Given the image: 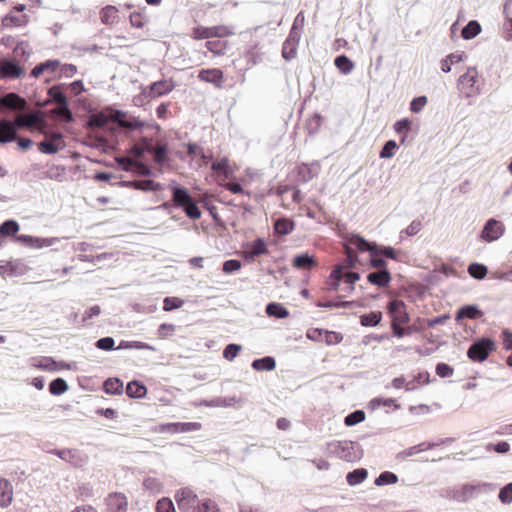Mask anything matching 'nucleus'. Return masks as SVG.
Instances as JSON below:
<instances>
[{"label": "nucleus", "mask_w": 512, "mask_h": 512, "mask_svg": "<svg viewBox=\"0 0 512 512\" xmlns=\"http://www.w3.org/2000/svg\"><path fill=\"white\" fill-rule=\"evenodd\" d=\"M387 313L391 318V329L397 338L410 335L413 331L411 327L405 328L404 325L410 322V315L407 306L402 300L394 299L387 305Z\"/></svg>", "instance_id": "nucleus-1"}, {"label": "nucleus", "mask_w": 512, "mask_h": 512, "mask_svg": "<svg viewBox=\"0 0 512 512\" xmlns=\"http://www.w3.org/2000/svg\"><path fill=\"white\" fill-rule=\"evenodd\" d=\"M345 251L347 255V265H337L332 270L330 274V286L333 289H338L340 282L344 281L346 284L349 285V290L352 291L354 289L353 285L356 281L359 280V274L356 272H350L347 271V268L353 267L355 261L357 260V256L355 255L353 249H351L348 246H345Z\"/></svg>", "instance_id": "nucleus-2"}, {"label": "nucleus", "mask_w": 512, "mask_h": 512, "mask_svg": "<svg viewBox=\"0 0 512 512\" xmlns=\"http://www.w3.org/2000/svg\"><path fill=\"white\" fill-rule=\"evenodd\" d=\"M173 206L182 208L186 215L191 219H199L201 211L195 200L189 194L188 189L184 187H174L172 189Z\"/></svg>", "instance_id": "nucleus-3"}, {"label": "nucleus", "mask_w": 512, "mask_h": 512, "mask_svg": "<svg viewBox=\"0 0 512 512\" xmlns=\"http://www.w3.org/2000/svg\"><path fill=\"white\" fill-rule=\"evenodd\" d=\"M330 456H335L346 462H355L361 458L357 445L352 441H333L327 445Z\"/></svg>", "instance_id": "nucleus-4"}, {"label": "nucleus", "mask_w": 512, "mask_h": 512, "mask_svg": "<svg viewBox=\"0 0 512 512\" xmlns=\"http://www.w3.org/2000/svg\"><path fill=\"white\" fill-rule=\"evenodd\" d=\"M234 31L227 25L206 27L197 25L192 28L190 36L194 40H210L211 38H227L234 35Z\"/></svg>", "instance_id": "nucleus-5"}, {"label": "nucleus", "mask_w": 512, "mask_h": 512, "mask_svg": "<svg viewBox=\"0 0 512 512\" xmlns=\"http://www.w3.org/2000/svg\"><path fill=\"white\" fill-rule=\"evenodd\" d=\"M496 351V343L490 338H480L467 351V357L472 362H484L489 355Z\"/></svg>", "instance_id": "nucleus-6"}, {"label": "nucleus", "mask_w": 512, "mask_h": 512, "mask_svg": "<svg viewBox=\"0 0 512 512\" xmlns=\"http://www.w3.org/2000/svg\"><path fill=\"white\" fill-rule=\"evenodd\" d=\"M478 71L470 67L460 76L458 80V89L460 93L467 98L474 97L480 93Z\"/></svg>", "instance_id": "nucleus-7"}, {"label": "nucleus", "mask_w": 512, "mask_h": 512, "mask_svg": "<svg viewBox=\"0 0 512 512\" xmlns=\"http://www.w3.org/2000/svg\"><path fill=\"white\" fill-rule=\"evenodd\" d=\"M174 499L182 512H193L200 501L196 492L189 487L176 490Z\"/></svg>", "instance_id": "nucleus-8"}, {"label": "nucleus", "mask_w": 512, "mask_h": 512, "mask_svg": "<svg viewBox=\"0 0 512 512\" xmlns=\"http://www.w3.org/2000/svg\"><path fill=\"white\" fill-rule=\"evenodd\" d=\"M211 169L214 176L218 179V183H224L233 177L237 167L228 157H220L212 162Z\"/></svg>", "instance_id": "nucleus-9"}, {"label": "nucleus", "mask_w": 512, "mask_h": 512, "mask_svg": "<svg viewBox=\"0 0 512 512\" xmlns=\"http://www.w3.org/2000/svg\"><path fill=\"white\" fill-rule=\"evenodd\" d=\"M106 512H128L129 501L127 496L121 492H111L105 499Z\"/></svg>", "instance_id": "nucleus-10"}, {"label": "nucleus", "mask_w": 512, "mask_h": 512, "mask_svg": "<svg viewBox=\"0 0 512 512\" xmlns=\"http://www.w3.org/2000/svg\"><path fill=\"white\" fill-rule=\"evenodd\" d=\"M66 143L61 133H52L47 138L38 144V149L45 154H55L63 149Z\"/></svg>", "instance_id": "nucleus-11"}, {"label": "nucleus", "mask_w": 512, "mask_h": 512, "mask_svg": "<svg viewBox=\"0 0 512 512\" xmlns=\"http://www.w3.org/2000/svg\"><path fill=\"white\" fill-rule=\"evenodd\" d=\"M175 88L172 79H163L150 84L146 94L147 99H155L169 94Z\"/></svg>", "instance_id": "nucleus-12"}, {"label": "nucleus", "mask_w": 512, "mask_h": 512, "mask_svg": "<svg viewBox=\"0 0 512 512\" xmlns=\"http://www.w3.org/2000/svg\"><path fill=\"white\" fill-rule=\"evenodd\" d=\"M198 79L202 82L213 84L216 88H222L224 73L218 68L201 69L198 72Z\"/></svg>", "instance_id": "nucleus-13"}, {"label": "nucleus", "mask_w": 512, "mask_h": 512, "mask_svg": "<svg viewBox=\"0 0 512 512\" xmlns=\"http://www.w3.org/2000/svg\"><path fill=\"white\" fill-rule=\"evenodd\" d=\"M504 233V226L495 219H490L485 224L481 237L487 242H492L499 239Z\"/></svg>", "instance_id": "nucleus-14"}, {"label": "nucleus", "mask_w": 512, "mask_h": 512, "mask_svg": "<svg viewBox=\"0 0 512 512\" xmlns=\"http://www.w3.org/2000/svg\"><path fill=\"white\" fill-rule=\"evenodd\" d=\"M54 453L74 467H82L87 462V456L75 449L56 450Z\"/></svg>", "instance_id": "nucleus-15"}, {"label": "nucleus", "mask_w": 512, "mask_h": 512, "mask_svg": "<svg viewBox=\"0 0 512 512\" xmlns=\"http://www.w3.org/2000/svg\"><path fill=\"white\" fill-rule=\"evenodd\" d=\"M268 253L269 250L266 241L262 238H257L246 246L244 257L248 260H254L256 257L267 255Z\"/></svg>", "instance_id": "nucleus-16"}, {"label": "nucleus", "mask_w": 512, "mask_h": 512, "mask_svg": "<svg viewBox=\"0 0 512 512\" xmlns=\"http://www.w3.org/2000/svg\"><path fill=\"white\" fill-rule=\"evenodd\" d=\"M126 114L122 111H116L112 119L113 121L117 122V124L126 129L135 130V129H141L145 126L144 121L140 120L138 117H130L129 119H126Z\"/></svg>", "instance_id": "nucleus-17"}, {"label": "nucleus", "mask_w": 512, "mask_h": 512, "mask_svg": "<svg viewBox=\"0 0 512 512\" xmlns=\"http://www.w3.org/2000/svg\"><path fill=\"white\" fill-rule=\"evenodd\" d=\"M202 428L199 422H184V423H167L162 426V431H168L171 433H185L191 431H198Z\"/></svg>", "instance_id": "nucleus-18"}, {"label": "nucleus", "mask_w": 512, "mask_h": 512, "mask_svg": "<svg viewBox=\"0 0 512 512\" xmlns=\"http://www.w3.org/2000/svg\"><path fill=\"white\" fill-rule=\"evenodd\" d=\"M115 161L117 162L118 166L123 169L124 171H132V170H138L142 174H149L150 171L146 166L142 163H139L129 157H116Z\"/></svg>", "instance_id": "nucleus-19"}, {"label": "nucleus", "mask_w": 512, "mask_h": 512, "mask_svg": "<svg viewBox=\"0 0 512 512\" xmlns=\"http://www.w3.org/2000/svg\"><path fill=\"white\" fill-rule=\"evenodd\" d=\"M318 265L317 259L307 253L297 255L292 260V266L298 270H312Z\"/></svg>", "instance_id": "nucleus-20"}, {"label": "nucleus", "mask_w": 512, "mask_h": 512, "mask_svg": "<svg viewBox=\"0 0 512 512\" xmlns=\"http://www.w3.org/2000/svg\"><path fill=\"white\" fill-rule=\"evenodd\" d=\"M28 16L25 14L17 15V13L13 11H9L2 19L1 24L3 28H13L24 26L28 23Z\"/></svg>", "instance_id": "nucleus-21"}, {"label": "nucleus", "mask_w": 512, "mask_h": 512, "mask_svg": "<svg viewBox=\"0 0 512 512\" xmlns=\"http://www.w3.org/2000/svg\"><path fill=\"white\" fill-rule=\"evenodd\" d=\"M205 47L214 56H223L229 47V43L225 38H211L206 41Z\"/></svg>", "instance_id": "nucleus-22"}, {"label": "nucleus", "mask_w": 512, "mask_h": 512, "mask_svg": "<svg viewBox=\"0 0 512 512\" xmlns=\"http://www.w3.org/2000/svg\"><path fill=\"white\" fill-rule=\"evenodd\" d=\"M16 140L15 125L8 120H0V143H8Z\"/></svg>", "instance_id": "nucleus-23"}, {"label": "nucleus", "mask_w": 512, "mask_h": 512, "mask_svg": "<svg viewBox=\"0 0 512 512\" xmlns=\"http://www.w3.org/2000/svg\"><path fill=\"white\" fill-rule=\"evenodd\" d=\"M0 104L10 109L23 110L26 106V101L15 93H8L0 98Z\"/></svg>", "instance_id": "nucleus-24"}, {"label": "nucleus", "mask_w": 512, "mask_h": 512, "mask_svg": "<svg viewBox=\"0 0 512 512\" xmlns=\"http://www.w3.org/2000/svg\"><path fill=\"white\" fill-rule=\"evenodd\" d=\"M367 280L378 287H386L391 281V274L387 269H380L377 272L369 273Z\"/></svg>", "instance_id": "nucleus-25"}, {"label": "nucleus", "mask_w": 512, "mask_h": 512, "mask_svg": "<svg viewBox=\"0 0 512 512\" xmlns=\"http://www.w3.org/2000/svg\"><path fill=\"white\" fill-rule=\"evenodd\" d=\"M59 67H60V62L58 60H47L45 62H42V63L36 65L32 69L31 75L38 78L44 72H49V73L56 72L59 69Z\"/></svg>", "instance_id": "nucleus-26"}, {"label": "nucleus", "mask_w": 512, "mask_h": 512, "mask_svg": "<svg viewBox=\"0 0 512 512\" xmlns=\"http://www.w3.org/2000/svg\"><path fill=\"white\" fill-rule=\"evenodd\" d=\"M22 74V69L19 65L12 61L0 60V76L17 78Z\"/></svg>", "instance_id": "nucleus-27"}, {"label": "nucleus", "mask_w": 512, "mask_h": 512, "mask_svg": "<svg viewBox=\"0 0 512 512\" xmlns=\"http://www.w3.org/2000/svg\"><path fill=\"white\" fill-rule=\"evenodd\" d=\"M32 366L44 371H56L60 368L57 362L51 357L32 358Z\"/></svg>", "instance_id": "nucleus-28"}, {"label": "nucleus", "mask_w": 512, "mask_h": 512, "mask_svg": "<svg viewBox=\"0 0 512 512\" xmlns=\"http://www.w3.org/2000/svg\"><path fill=\"white\" fill-rule=\"evenodd\" d=\"M17 240L26 244L29 247L38 249L50 246L52 244V241L50 239L33 237L30 235H20L17 237Z\"/></svg>", "instance_id": "nucleus-29"}, {"label": "nucleus", "mask_w": 512, "mask_h": 512, "mask_svg": "<svg viewBox=\"0 0 512 512\" xmlns=\"http://www.w3.org/2000/svg\"><path fill=\"white\" fill-rule=\"evenodd\" d=\"M12 498L13 488L11 484L5 479H0V506H9L11 504Z\"/></svg>", "instance_id": "nucleus-30"}, {"label": "nucleus", "mask_w": 512, "mask_h": 512, "mask_svg": "<svg viewBox=\"0 0 512 512\" xmlns=\"http://www.w3.org/2000/svg\"><path fill=\"white\" fill-rule=\"evenodd\" d=\"M152 147L153 144L151 140L147 139L146 137H143L131 147L130 152L136 158H141L146 152L151 154Z\"/></svg>", "instance_id": "nucleus-31"}, {"label": "nucleus", "mask_w": 512, "mask_h": 512, "mask_svg": "<svg viewBox=\"0 0 512 512\" xmlns=\"http://www.w3.org/2000/svg\"><path fill=\"white\" fill-rule=\"evenodd\" d=\"M483 313L481 310H479L474 305H466L462 308H460L456 314V320H462V319H478L482 317Z\"/></svg>", "instance_id": "nucleus-32"}, {"label": "nucleus", "mask_w": 512, "mask_h": 512, "mask_svg": "<svg viewBox=\"0 0 512 512\" xmlns=\"http://www.w3.org/2000/svg\"><path fill=\"white\" fill-rule=\"evenodd\" d=\"M118 19V9L113 5H107L100 11V20L103 24H114Z\"/></svg>", "instance_id": "nucleus-33"}, {"label": "nucleus", "mask_w": 512, "mask_h": 512, "mask_svg": "<svg viewBox=\"0 0 512 512\" xmlns=\"http://www.w3.org/2000/svg\"><path fill=\"white\" fill-rule=\"evenodd\" d=\"M167 153L168 147L165 143L157 142L152 147L151 154L153 155L154 161L159 165L164 164L168 160Z\"/></svg>", "instance_id": "nucleus-34"}, {"label": "nucleus", "mask_w": 512, "mask_h": 512, "mask_svg": "<svg viewBox=\"0 0 512 512\" xmlns=\"http://www.w3.org/2000/svg\"><path fill=\"white\" fill-rule=\"evenodd\" d=\"M294 227V222L288 218L277 219L274 223L275 233L281 236L290 234L294 230Z\"/></svg>", "instance_id": "nucleus-35"}, {"label": "nucleus", "mask_w": 512, "mask_h": 512, "mask_svg": "<svg viewBox=\"0 0 512 512\" xmlns=\"http://www.w3.org/2000/svg\"><path fill=\"white\" fill-rule=\"evenodd\" d=\"M347 246L350 247L351 249V246H354L357 250L361 252H371L377 245L374 243H368L364 238L358 235H354L349 239V245Z\"/></svg>", "instance_id": "nucleus-36"}, {"label": "nucleus", "mask_w": 512, "mask_h": 512, "mask_svg": "<svg viewBox=\"0 0 512 512\" xmlns=\"http://www.w3.org/2000/svg\"><path fill=\"white\" fill-rule=\"evenodd\" d=\"M38 122V116L36 114H19L14 120L15 128H27L32 127Z\"/></svg>", "instance_id": "nucleus-37"}, {"label": "nucleus", "mask_w": 512, "mask_h": 512, "mask_svg": "<svg viewBox=\"0 0 512 512\" xmlns=\"http://www.w3.org/2000/svg\"><path fill=\"white\" fill-rule=\"evenodd\" d=\"M266 313L269 316L275 317V318H287L289 316V311L286 307H284L280 303H269L266 307Z\"/></svg>", "instance_id": "nucleus-38"}, {"label": "nucleus", "mask_w": 512, "mask_h": 512, "mask_svg": "<svg viewBox=\"0 0 512 512\" xmlns=\"http://www.w3.org/2000/svg\"><path fill=\"white\" fill-rule=\"evenodd\" d=\"M146 387L138 381H132L128 383L126 387V393L131 398H141L146 395Z\"/></svg>", "instance_id": "nucleus-39"}, {"label": "nucleus", "mask_w": 512, "mask_h": 512, "mask_svg": "<svg viewBox=\"0 0 512 512\" xmlns=\"http://www.w3.org/2000/svg\"><path fill=\"white\" fill-rule=\"evenodd\" d=\"M367 476V470L364 468H359L349 472L346 476V480L349 485L354 486L362 483L367 478Z\"/></svg>", "instance_id": "nucleus-40"}, {"label": "nucleus", "mask_w": 512, "mask_h": 512, "mask_svg": "<svg viewBox=\"0 0 512 512\" xmlns=\"http://www.w3.org/2000/svg\"><path fill=\"white\" fill-rule=\"evenodd\" d=\"M103 389L108 394H121L123 391V382L118 378H109L104 382Z\"/></svg>", "instance_id": "nucleus-41"}, {"label": "nucleus", "mask_w": 512, "mask_h": 512, "mask_svg": "<svg viewBox=\"0 0 512 512\" xmlns=\"http://www.w3.org/2000/svg\"><path fill=\"white\" fill-rule=\"evenodd\" d=\"M480 32H481V25L477 21L471 20L462 29L461 35L464 39L469 40V39L476 37Z\"/></svg>", "instance_id": "nucleus-42"}, {"label": "nucleus", "mask_w": 512, "mask_h": 512, "mask_svg": "<svg viewBox=\"0 0 512 512\" xmlns=\"http://www.w3.org/2000/svg\"><path fill=\"white\" fill-rule=\"evenodd\" d=\"M334 64L343 74H348L354 69V63L345 55L336 57Z\"/></svg>", "instance_id": "nucleus-43"}, {"label": "nucleus", "mask_w": 512, "mask_h": 512, "mask_svg": "<svg viewBox=\"0 0 512 512\" xmlns=\"http://www.w3.org/2000/svg\"><path fill=\"white\" fill-rule=\"evenodd\" d=\"M382 319V313L380 311H372L368 314H364L360 317V323L362 326H376Z\"/></svg>", "instance_id": "nucleus-44"}, {"label": "nucleus", "mask_w": 512, "mask_h": 512, "mask_svg": "<svg viewBox=\"0 0 512 512\" xmlns=\"http://www.w3.org/2000/svg\"><path fill=\"white\" fill-rule=\"evenodd\" d=\"M369 405L372 409H377L381 406L393 407L396 410L400 408V405L396 402V400H394L392 398L377 397V398L372 399L370 401Z\"/></svg>", "instance_id": "nucleus-45"}, {"label": "nucleus", "mask_w": 512, "mask_h": 512, "mask_svg": "<svg viewBox=\"0 0 512 512\" xmlns=\"http://www.w3.org/2000/svg\"><path fill=\"white\" fill-rule=\"evenodd\" d=\"M275 360L272 357H264L261 359H256L252 363V367L255 370H266L270 371L275 368Z\"/></svg>", "instance_id": "nucleus-46"}, {"label": "nucleus", "mask_w": 512, "mask_h": 512, "mask_svg": "<svg viewBox=\"0 0 512 512\" xmlns=\"http://www.w3.org/2000/svg\"><path fill=\"white\" fill-rule=\"evenodd\" d=\"M19 224L14 220H7L0 225V235L14 236L19 231Z\"/></svg>", "instance_id": "nucleus-47"}, {"label": "nucleus", "mask_w": 512, "mask_h": 512, "mask_svg": "<svg viewBox=\"0 0 512 512\" xmlns=\"http://www.w3.org/2000/svg\"><path fill=\"white\" fill-rule=\"evenodd\" d=\"M193 512H220V509L213 500L206 498L199 501Z\"/></svg>", "instance_id": "nucleus-48"}, {"label": "nucleus", "mask_w": 512, "mask_h": 512, "mask_svg": "<svg viewBox=\"0 0 512 512\" xmlns=\"http://www.w3.org/2000/svg\"><path fill=\"white\" fill-rule=\"evenodd\" d=\"M487 267L483 264H479V263H471L469 266H468V273L470 274L471 277L475 278V279H483L486 277L487 275Z\"/></svg>", "instance_id": "nucleus-49"}, {"label": "nucleus", "mask_w": 512, "mask_h": 512, "mask_svg": "<svg viewBox=\"0 0 512 512\" xmlns=\"http://www.w3.org/2000/svg\"><path fill=\"white\" fill-rule=\"evenodd\" d=\"M143 487L150 493L157 494L162 491L163 485L159 479L155 477H148L143 481Z\"/></svg>", "instance_id": "nucleus-50"}, {"label": "nucleus", "mask_w": 512, "mask_h": 512, "mask_svg": "<svg viewBox=\"0 0 512 512\" xmlns=\"http://www.w3.org/2000/svg\"><path fill=\"white\" fill-rule=\"evenodd\" d=\"M155 512H176V509L169 497H162L156 502Z\"/></svg>", "instance_id": "nucleus-51"}, {"label": "nucleus", "mask_w": 512, "mask_h": 512, "mask_svg": "<svg viewBox=\"0 0 512 512\" xmlns=\"http://www.w3.org/2000/svg\"><path fill=\"white\" fill-rule=\"evenodd\" d=\"M380 256L382 255L378 252V246L374 247V249L370 252L371 266L376 269H387V262Z\"/></svg>", "instance_id": "nucleus-52"}, {"label": "nucleus", "mask_w": 512, "mask_h": 512, "mask_svg": "<svg viewBox=\"0 0 512 512\" xmlns=\"http://www.w3.org/2000/svg\"><path fill=\"white\" fill-rule=\"evenodd\" d=\"M68 390L66 381L62 378L53 380L49 385V391L53 395H61Z\"/></svg>", "instance_id": "nucleus-53"}, {"label": "nucleus", "mask_w": 512, "mask_h": 512, "mask_svg": "<svg viewBox=\"0 0 512 512\" xmlns=\"http://www.w3.org/2000/svg\"><path fill=\"white\" fill-rule=\"evenodd\" d=\"M410 128H411V121L409 119H407V118L398 120L394 124L395 132L398 133V134H404L402 139H401V143H404V141L406 139V136H407V132L410 130Z\"/></svg>", "instance_id": "nucleus-54"}, {"label": "nucleus", "mask_w": 512, "mask_h": 512, "mask_svg": "<svg viewBox=\"0 0 512 512\" xmlns=\"http://www.w3.org/2000/svg\"><path fill=\"white\" fill-rule=\"evenodd\" d=\"M290 36H292L290 34ZM282 55L286 60H290L296 55V47L295 43L292 40V37H289L283 44Z\"/></svg>", "instance_id": "nucleus-55"}, {"label": "nucleus", "mask_w": 512, "mask_h": 512, "mask_svg": "<svg viewBox=\"0 0 512 512\" xmlns=\"http://www.w3.org/2000/svg\"><path fill=\"white\" fill-rule=\"evenodd\" d=\"M19 264L13 261H0V274L12 276L17 273Z\"/></svg>", "instance_id": "nucleus-56"}, {"label": "nucleus", "mask_w": 512, "mask_h": 512, "mask_svg": "<svg viewBox=\"0 0 512 512\" xmlns=\"http://www.w3.org/2000/svg\"><path fill=\"white\" fill-rule=\"evenodd\" d=\"M398 481L397 476L392 473L385 471L379 475V477L375 480V484L378 486L395 484Z\"/></svg>", "instance_id": "nucleus-57"}, {"label": "nucleus", "mask_w": 512, "mask_h": 512, "mask_svg": "<svg viewBox=\"0 0 512 512\" xmlns=\"http://www.w3.org/2000/svg\"><path fill=\"white\" fill-rule=\"evenodd\" d=\"M365 419V413L361 410L354 411L345 417L344 423L347 426L356 425Z\"/></svg>", "instance_id": "nucleus-58"}, {"label": "nucleus", "mask_w": 512, "mask_h": 512, "mask_svg": "<svg viewBox=\"0 0 512 512\" xmlns=\"http://www.w3.org/2000/svg\"><path fill=\"white\" fill-rule=\"evenodd\" d=\"M130 24L138 29L143 28L146 25V16L141 12H133L129 16Z\"/></svg>", "instance_id": "nucleus-59"}, {"label": "nucleus", "mask_w": 512, "mask_h": 512, "mask_svg": "<svg viewBox=\"0 0 512 512\" xmlns=\"http://www.w3.org/2000/svg\"><path fill=\"white\" fill-rule=\"evenodd\" d=\"M504 13L507 17V24H506V38L508 40L512 39V2H507L504 5Z\"/></svg>", "instance_id": "nucleus-60"}, {"label": "nucleus", "mask_w": 512, "mask_h": 512, "mask_svg": "<svg viewBox=\"0 0 512 512\" xmlns=\"http://www.w3.org/2000/svg\"><path fill=\"white\" fill-rule=\"evenodd\" d=\"M297 174L299 179L303 182H308L315 176L312 169L307 164H302L298 166Z\"/></svg>", "instance_id": "nucleus-61"}, {"label": "nucleus", "mask_w": 512, "mask_h": 512, "mask_svg": "<svg viewBox=\"0 0 512 512\" xmlns=\"http://www.w3.org/2000/svg\"><path fill=\"white\" fill-rule=\"evenodd\" d=\"M397 149V143L394 140H389L385 143L380 151V158H391L394 156Z\"/></svg>", "instance_id": "nucleus-62"}, {"label": "nucleus", "mask_w": 512, "mask_h": 512, "mask_svg": "<svg viewBox=\"0 0 512 512\" xmlns=\"http://www.w3.org/2000/svg\"><path fill=\"white\" fill-rule=\"evenodd\" d=\"M183 303V300L178 297H166L163 301V310L171 311L173 309H178L182 307Z\"/></svg>", "instance_id": "nucleus-63"}, {"label": "nucleus", "mask_w": 512, "mask_h": 512, "mask_svg": "<svg viewBox=\"0 0 512 512\" xmlns=\"http://www.w3.org/2000/svg\"><path fill=\"white\" fill-rule=\"evenodd\" d=\"M499 499L505 504L512 502V483L507 484L500 490Z\"/></svg>", "instance_id": "nucleus-64"}]
</instances>
